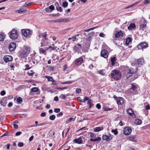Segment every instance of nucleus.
Wrapping results in <instances>:
<instances>
[{
	"instance_id": "nucleus-1",
	"label": "nucleus",
	"mask_w": 150,
	"mask_h": 150,
	"mask_svg": "<svg viewBox=\"0 0 150 150\" xmlns=\"http://www.w3.org/2000/svg\"><path fill=\"white\" fill-rule=\"evenodd\" d=\"M111 76L112 78L117 81L121 78V76L120 72L119 70H113L111 73Z\"/></svg>"
},
{
	"instance_id": "nucleus-2",
	"label": "nucleus",
	"mask_w": 150,
	"mask_h": 150,
	"mask_svg": "<svg viewBox=\"0 0 150 150\" xmlns=\"http://www.w3.org/2000/svg\"><path fill=\"white\" fill-rule=\"evenodd\" d=\"M18 33L16 30H13L10 32V37L12 39L15 40L17 38Z\"/></svg>"
},
{
	"instance_id": "nucleus-3",
	"label": "nucleus",
	"mask_w": 150,
	"mask_h": 150,
	"mask_svg": "<svg viewBox=\"0 0 150 150\" xmlns=\"http://www.w3.org/2000/svg\"><path fill=\"white\" fill-rule=\"evenodd\" d=\"M81 46L80 44H78L75 45L73 49V51L74 53H77L79 54L81 52Z\"/></svg>"
},
{
	"instance_id": "nucleus-4",
	"label": "nucleus",
	"mask_w": 150,
	"mask_h": 150,
	"mask_svg": "<svg viewBox=\"0 0 150 150\" xmlns=\"http://www.w3.org/2000/svg\"><path fill=\"white\" fill-rule=\"evenodd\" d=\"M22 33L25 37H28L31 34V31L28 29H22Z\"/></svg>"
},
{
	"instance_id": "nucleus-5",
	"label": "nucleus",
	"mask_w": 150,
	"mask_h": 150,
	"mask_svg": "<svg viewBox=\"0 0 150 150\" xmlns=\"http://www.w3.org/2000/svg\"><path fill=\"white\" fill-rule=\"evenodd\" d=\"M132 129L131 128L128 127L125 128L123 130V133L125 135H129L131 134L132 132Z\"/></svg>"
},
{
	"instance_id": "nucleus-6",
	"label": "nucleus",
	"mask_w": 150,
	"mask_h": 150,
	"mask_svg": "<svg viewBox=\"0 0 150 150\" xmlns=\"http://www.w3.org/2000/svg\"><path fill=\"white\" fill-rule=\"evenodd\" d=\"M113 136L110 133H109L108 135H103L102 137V139L103 140H105L106 141H109L112 138Z\"/></svg>"
},
{
	"instance_id": "nucleus-7",
	"label": "nucleus",
	"mask_w": 150,
	"mask_h": 150,
	"mask_svg": "<svg viewBox=\"0 0 150 150\" xmlns=\"http://www.w3.org/2000/svg\"><path fill=\"white\" fill-rule=\"evenodd\" d=\"M148 46V45H147L145 42H142L138 45L137 46V47L138 48V49L139 50L143 48H146Z\"/></svg>"
},
{
	"instance_id": "nucleus-8",
	"label": "nucleus",
	"mask_w": 150,
	"mask_h": 150,
	"mask_svg": "<svg viewBox=\"0 0 150 150\" xmlns=\"http://www.w3.org/2000/svg\"><path fill=\"white\" fill-rule=\"evenodd\" d=\"M69 20L66 18H59L52 21V22L54 23L67 22Z\"/></svg>"
},
{
	"instance_id": "nucleus-9",
	"label": "nucleus",
	"mask_w": 150,
	"mask_h": 150,
	"mask_svg": "<svg viewBox=\"0 0 150 150\" xmlns=\"http://www.w3.org/2000/svg\"><path fill=\"white\" fill-rule=\"evenodd\" d=\"M108 51L105 50H102L100 53V56L105 58H107L108 57Z\"/></svg>"
},
{
	"instance_id": "nucleus-10",
	"label": "nucleus",
	"mask_w": 150,
	"mask_h": 150,
	"mask_svg": "<svg viewBox=\"0 0 150 150\" xmlns=\"http://www.w3.org/2000/svg\"><path fill=\"white\" fill-rule=\"evenodd\" d=\"M16 47V44L14 42L10 43L8 46V48L10 52H12L15 50Z\"/></svg>"
},
{
	"instance_id": "nucleus-11",
	"label": "nucleus",
	"mask_w": 150,
	"mask_h": 150,
	"mask_svg": "<svg viewBox=\"0 0 150 150\" xmlns=\"http://www.w3.org/2000/svg\"><path fill=\"white\" fill-rule=\"evenodd\" d=\"M127 113L133 118L135 117V115L134 113V111L132 109H129L127 110Z\"/></svg>"
},
{
	"instance_id": "nucleus-12",
	"label": "nucleus",
	"mask_w": 150,
	"mask_h": 150,
	"mask_svg": "<svg viewBox=\"0 0 150 150\" xmlns=\"http://www.w3.org/2000/svg\"><path fill=\"white\" fill-rule=\"evenodd\" d=\"M4 61L6 62L11 61L12 60V57L10 55L5 56L4 58Z\"/></svg>"
},
{
	"instance_id": "nucleus-13",
	"label": "nucleus",
	"mask_w": 150,
	"mask_h": 150,
	"mask_svg": "<svg viewBox=\"0 0 150 150\" xmlns=\"http://www.w3.org/2000/svg\"><path fill=\"white\" fill-rule=\"evenodd\" d=\"M83 59L82 58L80 57L76 59L75 60V64L76 65H79L83 63Z\"/></svg>"
},
{
	"instance_id": "nucleus-14",
	"label": "nucleus",
	"mask_w": 150,
	"mask_h": 150,
	"mask_svg": "<svg viewBox=\"0 0 150 150\" xmlns=\"http://www.w3.org/2000/svg\"><path fill=\"white\" fill-rule=\"evenodd\" d=\"M137 71V69L136 68L134 69L132 68H130L128 69L127 71L133 75V74H135Z\"/></svg>"
},
{
	"instance_id": "nucleus-15",
	"label": "nucleus",
	"mask_w": 150,
	"mask_h": 150,
	"mask_svg": "<svg viewBox=\"0 0 150 150\" xmlns=\"http://www.w3.org/2000/svg\"><path fill=\"white\" fill-rule=\"evenodd\" d=\"M124 35V33H122V31L118 32L115 34V38H118L121 37L123 36Z\"/></svg>"
},
{
	"instance_id": "nucleus-16",
	"label": "nucleus",
	"mask_w": 150,
	"mask_h": 150,
	"mask_svg": "<svg viewBox=\"0 0 150 150\" xmlns=\"http://www.w3.org/2000/svg\"><path fill=\"white\" fill-rule=\"evenodd\" d=\"M23 51L27 54H29L30 52V48L27 46H24Z\"/></svg>"
},
{
	"instance_id": "nucleus-17",
	"label": "nucleus",
	"mask_w": 150,
	"mask_h": 150,
	"mask_svg": "<svg viewBox=\"0 0 150 150\" xmlns=\"http://www.w3.org/2000/svg\"><path fill=\"white\" fill-rule=\"evenodd\" d=\"M132 87L130 88V91L131 92L136 91L137 89V86H135L134 83L131 84Z\"/></svg>"
},
{
	"instance_id": "nucleus-18",
	"label": "nucleus",
	"mask_w": 150,
	"mask_h": 150,
	"mask_svg": "<svg viewBox=\"0 0 150 150\" xmlns=\"http://www.w3.org/2000/svg\"><path fill=\"white\" fill-rule=\"evenodd\" d=\"M55 5L56 6V9L58 11L61 12H62L63 9L62 7L59 6V4L58 3H55Z\"/></svg>"
},
{
	"instance_id": "nucleus-19",
	"label": "nucleus",
	"mask_w": 150,
	"mask_h": 150,
	"mask_svg": "<svg viewBox=\"0 0 150 150\" xmlns=\"http://www.w3.org/2000/svg\"><path fill=\"white\" fill-rule=\"evenodd\" d=\"M117 102L118 105H122L124 103V99L121 97H119L117 101Z\"/></svg>"
},
{
	"instance_id": "nucleus-20",
	"label": "nucleus",
	"mask_w": 150,
	"mask_h": 150,
	"mask_svg": "<svg viewBox=\"0 0 150 150\" xmlns=\"http://www.w3.org/2000/svg\"><path fill=\"white\" fill-rule=\"evenodd\" d=\"M129 140L134 142H137V139L135 136H130L129 137Z\"/></svg>"
},
{
	"instance_id": "nucleus-21",
	"label": "nucleus",
	"mask_w": 150,
	"mask_h": 150,
	"mask_svg": "<svg viewBox=\"0 0 150 150\" xmlns=\"http://www.w3.org/2000/svg\"><path fill=\"white\" fill-rule=\"evenodd\" d=\"M74 142L75 143L79 144H81L83 142V140L81 137L76 139L74 140Z\"/></svg>"
},
{
	"instance_id": "nucleus-22",
	"label": "nucleus",
	"mask_w": 150,
	"mask_h": 150,
	"mask_svg": "<svg viewBox=\"0 0 150 150\" xmlns=\"http://www.w3.org/2000/svg\"><path fill=\"white\" fill-rule=\"evenodd\" d=\"M26 11V10L25 9H23V8H20L19 10H16V12L17 13H24Z\"/></svg>"
},
{
	"instance_id": "nucleus-23",
	"label": "nucleus",
	"mask_w": 150,
	"mask_h": 150,
	"mask_svg": "<svg viewBox=\"0 0 150 150\" xmlns=\"http://www.w3.org/2000/svg\"><path fill=\"white\" fill-rule=\"evenodd\" d=\"M135 24L134 23H131L128 27V29L129 30H132V29L135 28Z\"/></svg>"
},
{
	"instance_id": "nucleus-24",
	"label": "nucleus",
	"mask_w": 150,
	"mask_h": 150,
	"mask_svg": "<svg viewBox=\"0 0 150 150\" xmlns=\"http://www.w3.org/2000/svg\"><path fill=\"white\" fill-rule=\"evenodd\" d=\"M94 35V32H92L89 33L88 35V36L87 38V41H89L91 39V37Z\"/></svg>"
},
{
	"instance_id": "nucleus-25",
	"label": "nucleus",
	"mask_w": 150,
	"mask_h": 150,
	"mask_svg": "<svg viewBox=\"0 0 150 150\" xmlns=\"http://www.w3.org/2000/svg\"><path fill=\"white\" fill-rule=\"evenodd\" d=\"M137 63L138 64H140L142 65L144 62V61L143 59L142 58H140L137 60Z\"/></svg>"
},
{
	"instance_id": "nucleus-26",
	"label": "nucleus",
	"mask_w": 150,
	"mask_h": 150,
	"mask_svg": "<svg viewBox=\"0 0 150 150\" xmlns=\"http://www.w3.org/2000/svg\"><path fill=\"white\" fill-rule=\"evenodd\" d=\"M103 128L102 127H97L94 129V131L95 132H99L101 130H102Z\"/></svg>"
},
{
	"instance_id": "nucleus-27",
	"label": "nucleus",
	"mask_w": 150,
	"mask_h": 150,
	"mask_svg": "<svg viewBox=\"0 0 150 150\" xmlns=\"http://www.w3.org/2000/svg\"><path fill=\"white\" fill-rule=\"evenodd\" d=\"M27 54L23 50L22 52L20 53V56L21 58H24L27 56L26 54Z\"/></svg>"
},
{
	"instance_id": "nucleus-28",
	"label": "nucleus",
	"mask_w": 150,
	"mask_h": 150,
	"mask_svg": "<svg viewBox=\"0 0 150 150\" xmlns=\"http://www.w3.org/2000/svg\"><path fill=\"white\" fill-rule=\"evenodd\" d=\"M46 78L49 81H52L53 83L54 82H56V81L53 80L52 77L50 76H46Z\"/></svg>"
},
{
	"instance_id": "nucleus-29",
	"label": "nucleus",
	"mask_w": 150,
	"mask_h": 150,
	"mask_svg": "<svg viewBox=\"0 0 150 150\" xmlns=\"http://www.w3.org/2000/svg\"><path fill=\"white\" fill-rule=\"evenodd\" d=\"M101 140V138L100 137H98L95 139L91 138L90 139V140L92 142H96L99 141Z\"/></svg>"
},
{
	"instance_id": "nucleus-30",
	"label": "nucleus",
	"mask_w": 150,
	"mask_h": 150,
	"mask_svg": "<svg viewBox=\"0 0 150 150\" xmlns=\"http://www.w3.org/2000/svg\"><path fill=\"white\" fill-rule=\"evenodd\" d=\"M93 100L91 99H89L88 100V104L89 105V108H91V107L93 105Z\"/></svg>"
},
{
	"instance_id": "nucleus-31",
	"label": "nucleus",
	"mask_w": 150,
	"mask_h": 150,
	"mask_svg": "<svg viewBox=\"0 0 150 150\" xmlns=\"http://www.w3.org/2000/svg\"><path fill=\"white\" fill-rule=\"evenodd\" d=\"M132 40V39L130 37H128L126 38L125 41V44L128 45Z\"/></svg>"
},
{
	"instance_id": "nucleus-32",
	"label": "nucleus",
	"mask_w": 150,
	"mask_h": 150,
	"mask_svg": "<svg viewBox=\"0 0 150 150\" xmlns=\"http://www.w3.org/2000/svg\"><path fill=\"white\" fill-rule=\"evenodd\" d=\"M135 123L137 125H139L142 124V121L141 120L137 119L135 120Z\"/></svg>"
},
{
	"instance_id": "nucleus-33",
	"label": "nucleus",
	"mask_w": 150,
	"mask_h": 150,
	"mask_svg": "<svg viewBox=\"0 0 150 150\" xmlns=\"http://www.w3.org/2000/svg\"><path fill=\"white\" fill-rule=\"evenodd\" d=\"M115 61L116 57H113L111 58V61L112 65H113L115 64Z\"/></svg>"
},
{
	"instance_id": "nucleus-34",
	"label": "nucleus",
	"mask_w": 150,
	"mask_h": 150,
	"mask_svg": "<svg viewBox=\"0 0 150 150\" xmlns=\"http://www.w3.org/2000/svg\"><path fill=\"white\" fill-rule=\"evenodd\" d=\"M146 25V22L145 20H144V24H142L140 25L141 27L142 28H145Z\"/></svg>"
},
{
	"instance_id": "nucleus-35",
	"label": "nucleus",
	"mask_w": 150,
	"mask_h": 150,
	"mask_svg": "<svg viewBox=\"0 0 150 150\" xmlns=\"http://www.w3.org/2000/svg\"><path fill=\"white\" fill-rule=\"evenodd\" d=\"M117 129H112L111 130V132L114 133V134L115 135H116L118 134V132L117 130Z\"/></svg>"
},
{
	"instance_id": "nucleus-36",
	"label": "nucleus",
	"mask_w": 150,
	"mask_h": 150,
	"mask_svg": "<svg viewBox=\"0 0 150 150\" xmlns=\"http://www.w3.org/2000/svg\"><path fill=\"white\" fill-rule=\"evenodd\" d=\"M50 134L51 135V137L54 138V135L55 134V132L53 130H51L50 131Z\"/></svg>"
},
{
	"instance_id": "nucleus-37",
	"label": "nucleus",
	"mask_w": 150,
	"mask_h": 150,
	"mask_svg": "<svg viewBox=\"0 0 150 150\" xmlns=\"http://www.w3.org/2000/svg\"><path fill=\"white\" fill-rule=\"evenodd\" d=\"M31 91L33 92H36L38 91V89L37 87H33L31 89Z\"/></svg>"
},
{
	"instance_id": "nucleus-38",
	"label": "nucleus",
	"mask_w": 150,
	"mask_h": 150,
	"mask_svg": "<svg viewBox=\"0 0 150 150\" xmlns=\"http://www.w3.org/2000/svg\"><path fill=\"white\" fill-rule=\"evenodd\" d=\"M74 82V81H67L66 82H64L62 83V84H71L72 83Z\"/></svg>"
},
{
	"instance_id": "nucleus-39",
	"label": "nucleus",
	"mask_w": 150,
	"mask_h": 150,
	"mask_svg": "<svg viewBox=\"0 0 150 150\" xmlns=\"http://www.w3.org/2000/svg\"><path fill=\"white\" fill-rule=\"evenodd\" d=\"M133 75L131 74L130 73H129L127 71V74L126 75V79H128L131 76H132Z\"/></svg>"
},
{
	"instance_id": "nucleus-40",
	"label": "nucleus",
	"mask_w": 150,
	"mask_h": 150,
	"mask_svg": "<svg viewBox=\"0 0 150 150\" xmlns=\"http://www.w3.org/2000/svg\"><path fill=\"white\" fill-rule=\"evenodd\" d=\"M68 5V3L66 1L64 2L62 4V6L64 8L67 7Z\"/></svg>"
},
{
	"instance_id": "nucleus-41",
	"label": "nucleus",
	"mask_w": 150,
	"mask_h": 150,
	"mask_svg": "<svg viewBox=\"0 0 150 150\" xmlns=\"http://www.w3.org/2000/svg\"><path fill=\"white\" fill-rule=\"evenodd\" d=\"M23 101V99L21 98V97H18L17 99V101L18 103H20L22 102Z\"/></svg>"
},
{
	"instance_id": "nucleus-42",
	"label": "nucleus",
	"mask_w": 150,
	"mask_h": 150,
	"mask_svg": "<svg viewBox=\"0 0 150 150\" xmlns=\"http://www.w3.org/2000/svg\"><path fill=\"white\" fill-rule=\"evenodd\" d=\"M5 38V36L0 34V41H3Z\"/></svg>"
},
{
	"instance_id": "nucleus-43",
	"label": "nucleus",
	"mask_w": 150,
	"mask_h": 150,
	"mask_svg": "<svg viewBox=\"0 0 150 150\" xmlns=\"http://www.w3.org/2000/svg\"><path fill=\"white\" fill-rule=\"evenodd\" d=\"M67 87H65L63 88H60V87H57L56 88V89L57 90H62L65 89H67Z\"/></svg>"
},
{
	"instance_id": "nucleus-44",
	"label": "nucleus",
	"mask_w": 150,
	"mask_h": 150,
	"mask_svg": "<svg viewBox=\"0 0 150 150\" xmlns=\"http://www.w3.org/2000/svg\"><path fill=\"white\" fill-rule=\"evenodd\" d=\"M55 118V116L54 115H52L50 117V119L51 120H54Z\"/></svg>"
},
{
	"instance_id": "nucleus-45",
	"label": "nucleus",
	"mask_w": 150,
	"mask_h": 150,
	"mask_svg": "<svg viewBox=\"0 0 150 150\" xmlns=\"http://www.w3.org/2000/svg\"><path fill=\"white\" fill-rule=\"evenodd\" d=\"M45 11L47 12L50 13L52 11L50 10L49 8L47 7L45 8Z\"/></svg>"
},
{
	"instance_id": "nucleus-46",
	"label": "nucleus",
	"mask_w": 150,
	"mask_h": 150,
	"mask_svg": "<svg viewBox=\"0 0 150 150\" xmlns=\"http://www.w3.org/2000/svg\"><path fill=\"white\" fill-rule=\"evenodd\" d=\"M54 111L56 113H58L60 111V109L59 108H55L54 110Z\"/></svg>"
},
{
	"instance_id": "nucleus-47",
	"label": "nucleus",
	"mask_w": 150,
	"mask_h": 150,
	"mask_svg": "<svg viewBox=\"0 0 150 150\" xmlns=\"http://www.w3.org/2000/svg\"><path fill=\"white\" fill-rule=\"evenodd\" d=\"M72 120H73V119L72 117L70 118L66 122V123H68L69 122H71Z\"/></svg>"
},
{
	"instance_id": "nucleus-48",
	"label": "nucleus",
	"mask_w": 150,
	"mask_h": 150,
	"mask_svg": "<svg viewBox=\"0 0 150 150\" xmlns=\"http://www.w3.org/2000/svg\"><path fill=\"white\" fill-rule=\"evenodd\" d=\"M63 115V113L62 112H60L57 115V117H59L62 116Z\"/></svg>"
},
{
	"instance_id": "nucleus-49",
	"label": "nucleus",
	"mask_w": 150,
	"mask_h": 150,
	"mask_svg": "<svg viewBox=\"0 0 150 150\" xmlns=\"http://www.w3.org/2000/svg\"><path fill=\"white\" fill-rule=\"evenodd\" d=\"M8 134H9L8 132H5V133H4V134L1 136V137H4V136H7V135H8Z\"/></svg>"
},
{
	"instance_id": "nucleus-50",
	"label": "nucleus",
	"mask_w": 150,
	"mask_h": 150,
	"mask_svg": "<svg viewBox=\"0 0 150 150\" xmlns=\"http://www.w3.org/2000/svg\"><path fill=\"white\" fill-rule=\"evenodd\" d=\"M98 72L99 74L102 75H103L105 74L104 71L103 70H100Z\"/></svg>"
},
{
	"instance_id": "nucleus-51",
	"label": "nucleus",
	"mask_w": 150,
	"mask_h": 150,
	"mask_svg": "<svg viewBox=\"0 0 150 150\" xmlns=\"http://www.w3.org/2000/svg\"><path fill=\"white\" fill-rule=\"evenodd\" d=\"M40 52H41L42 54H44L46 52V50H44L43 48H41L40 49Z\"/></svg>"
},
{
	"instance_id": "nucleus-52",
	"label": "nucleus",
	"mask_w": 150,
	"mask_h": 150,
	"mask_svg": "<svg viewBox=\"0 0 150 150\" xmlns=\"http://www.w3.org/2000/svg\"><path fill=\"white\" fill-rule=\"evenodd\" d=\"M24 145V144L23 142H19L18 144V146L20 147L23 146Z\"/></svg>"
},
{
	"instance_id": "nucleus-53",
	"label": "nucleus",
	"mask_w": 150,
	"mask_h": 150,
	"mask_svg": "<svg viewBox=\"0 0 150 150\" xmlns=\"http://www.w3.org/2000/svg\"><path fill=\"white\" fill-rule=\"evenodd\" d=\"M150 3L149 0H145L144 2V4H147Z\"/></svg>"
},
{
	"instance_id": "nucleus-54",
	"label": "nucleus",
	"mask_w": 150,
	"mask_h": 150,
	"mask_svg": "<svg viewBox=\"0 0 150 150\" xmlns=\"http://www.w3.org/2000/svg\"><path fill=\"white\" fill-rule=\"evenodd\" d=\"M50 10H53L54 9V6L53 5H51L49 7Z\"/></svg>"
},
{
	"instance_id": "nucleus-55",
	"label": "nucleus",
	"mask_w": 150,
	"mask_h": 150,
	"mask_svg": "<svg viewBox=\"0 0 150 150\" xmlns=\"http://www.w3.org/2000/svg\"><path fill=\"white\" fill-rule=\"evenodd\" d=\"M10 144H8L6 145H5V146H6L7 149H9L10 148Z\"/></svg>"
},
{
	"instance_id": "nucleus-56",
	"label": "nucleus",
	"mask_w": 150,
	"mask_h": 150,
	"mask_svg": "<svg viewBox=\"0 0 150 150\" xmlns=\"http://www.w3.org/2000/svg\"><path fill=\"white\" fill-rule=\"evenodd\" d=\"M0 94L1 95L4 96L6 94V92L4 91H1V92Z\"/></svg>"
},
{
	"instance_id": "nucleus-57",
	"label": "nucleus",
	"mask_w": 150,
	"mask_h": 150,
	"mask_svg": "<svg viewBox=\"0 0 150 150\" xmlns=\"http://www.w3.org/2000/svg\"><path fill=\"white\" fill-rule=\"evenodd\" d=\"M76 91L77 93H80L81 91V89L80 88H77L76 89Z\"/></svg>"
},
{
	"instance_id": "nucleus-58",
	"label": "nucleus",
	"mask_w": 150,
	"mask_h": 150,
	"mask_svg": "<svg viewBox=\"0 0 150 150\" xmlns=\"http://www.w3.org/2000/svg\"><path fill=\"white\" fill-rule=\"evenodd\" d=\"M56 47H52L51 46H50L47 48V49H48L49 48H51L52 50H55L56 48Z\"/></svg>"
},
{
	"instance_id": "nucleus-59",
	"label": "nucleus",
	"mask_w": 150,
	"mask_h": 150,
	"mask_svg": "<svg viewBox=\"0 0 150 150\" xmlns=\"http://www.w3.org/2000/svg\"><path fill=\"white\" fill-rule=\"evenodd\" d=\"M59 97L60 98H62L63 99H64L66 98V97L65 95L62 94H61Z\"/></svg>"
},
{
	"instance_id": "nucleus-60",
	"label": "nucleus",
	"mask_w": 150,
	"mask_h": 150,
	"mask_svg": "<svg viewBox=\"0 0 150 150\" xmlns=\"http://www.w3.org/2000/svg\"><path fill=\"white\" fill-rule=\"evenodd\" d=\"M96 107L97 109H100L101 108V105L100 104H97L96 105Z\"/></svg>"
},
{
	"instance_id": "nucleus-61",
	"label": "nucleus",
	"mask_w": 150,
	"mask_h": 150,
	"mask_svg": "<svg viewBox=\"0 0 150 150\" xmlns=\"http://www.w3.org/2000/svg\"><path fill=\"white\" fill-rule=\"evenodd\" d=\"M34 72H32V73H30L29 72H27V74L28 75V76H31L33 75L34 74Z\"/></svg>"
},
{
	"instance_id": "nucleus-62",
	"label": "nucleus",
	"mask_w": 150,
	"mask_h": 150,
	"mask_svg": "<svg viewBox=\"0 0 150 150\" xmlns=\"http://www.w3.org/2000/svg\"><path fill=\"white\" fill-rule=\"evenodd\" d=\"M22 133V132H17L15 134L16 136H18L20 135Z\"/></svg>"
},
{
	"instance_id": "nucleus-63",
	"label": "nucleus",
	"mask_w": 150,
	"mask_h": 150,
	"mask_svg": "<svg viewBox=\"0 0 150 150\" xmlns=\"http://www.w3.org/2000/svg\"><path fill=\"white\" fill-rule=\"evenodd\" d=\"M105 36V34L103 33H100L99 34V36L100 37L104 38Z\"/></svg>"
},
{
	"instance_id": "nucleus-64",
	"label": "nucleus",
	"mask_w": 150,
	"mask_h": 150,
	"mask_svg": "<svg viewBox=\"0 0 150 150\" xmlns=\"http://www.w3.org/2000/svg\"><path fill=\"white\" fill-rule=\"evenodd\" d=\"M146 109L147 110L150 109V106L149 105H148L146 106Z\"/></svg>"
}]
</instances>
